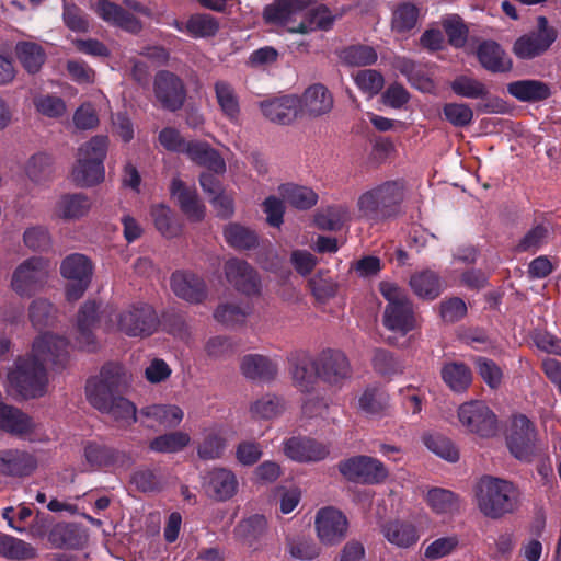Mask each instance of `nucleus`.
I'll return each mask as SVG.
<instances>
[{
    "label": "nucleus",
    "mask_w": 561,
    "mask_h": 561,
    "mask_svg": "<svg viewBox=\"0 0 561 561\" xmlns=\"http://www.w3.org/2000/svg\"><path fill=\"white\" fill-rule=\"evenodd\" d=\"M69 342L66 337L44 333L35 339L32 353L19 356L8 373V382L23 399L38 398L45 393L47 373L45 365L55 370L64 369L69 360Z\"/></svg>",
    "instance_id": "1"
},
{
    "label": "nucleus",
    "mask_w": 561,
    "mask_h": 561,
    "mask_svg": "<svg viewBox=\"0 0 561 561\" xmlns=\"http://www.w3.org/2000/svg\"><path fill=\"white\" fill-rule=\"evenodd\" d=\"M479 512L486 518L497 520L514 514L520 507V490L512 481L484 474L472 488Z\"/></svg>",
    "instance_id": "2"
},
{
    "label": "nucleus",
    "mask_w": 561,
    "mask_h": 561,
    "mask_svg": "<svg viewBox=\"0 0 561 561\" xmlns=\"http://www.w3.org/2000/svg\"><path fill=\"white\" fill-rule=\"evenodd\" d=\"M405 196V180H387L363 192L357 199V209L360 217L373 225L385 222L403 213Z\"/></svg>",
    "instance_id": "3"
},
{
    "label": "nucleus",
    "mask_w": 561,
    "mask_h": 561,
    "mask_svg": "<svg viewBox=\"0 0 561 561\" xmlns=\"http://www.w3.org/2000/svg\"><path fill=\"white\" fill-rule=\"evenodd\" d=\"M108 137L96 135L79 148L78 160L72 169V180L78 186L91 187L105 178L104 160Z\"/></svg>",
    "instance_id": "4"
},
{
    "label": "nucleus",
    "mask_w": 561,
    "mask_h": 561,
    "mask_svg": "<svg viewBox=\"0 0 561 561\" xmlns=\"http://www.w3.org/2000/svg\"><path fill=\"white\" fill-rule=\"evenodd\" d=\"M127 385L124 367L116 363H106L98 376L88 379L87 399L93 408L100 412L104 411L115 398L124 392Z\"/></svg>",
    "instance_id": "5"
},
{
    "label": "nucleus",
    "mask_w": 561,
    "mask_h": 561,
    "mask_svg": "<svg viewBox=\"0 0 561 561\" xmlns=\"http://www.w3.org/2000/svg\"><path fill=\"white\" fill-rule=\"evenodd\" d=\"M379 290L388 301L382 319L385 328L401 335L413 331L416 318L407 293L390 282H381Z\"/></svg>",
    "instance_id": "6"
},
{
    "label": "nucleus",
    "mask_w": 561,
    "mask_h": 561,
    "mask_svg": "<svg viewBox=\"0 0 561 561\" xmlns=\"http://www.w3.org/2000/svg\"><path fill=\"white\" fill-rule=\"evenodd\" d=\"M159 323L156 310L146 302L131 304L122 310L117 317L119 331L131 337L153 334Z\"/></svg>",
    "instance_id": "7"
},
{
    "label": "nucleus",
    "mask_w": 561,
    "mask_h": 561,
    "mask_svg": "<svg viewBox=\"0 0 561 561\" xmlns=\"http://www.w3.org/2000/svg\"><path fill=\"white\" fill-rule=\"evenodd\" d=\"M153 95L162 110L175 113L184 106L187 89L176 73L170 70H159L153 79Z\"/></svg>",
    "instance_id": "8"
},
{
    "label": "nucleus",
    "mask_w": 561,
    "mask_h": 561,
    "mask_svg": "<svg viewBox=\"0 0 561 561\" xmlns=\"http://www.w3.org/2000/svg\"><path fill=\"white\" fill-rule=\"evenodd\" d=\"M458 420L468 432L481 437H492L497 432L496 414L480 400L462 403L458 408Z\"/></svg>",
    "instance_id": "9"
},
{
    "label": "nucleus",
    "mask_w": 561,
    "mask_h": 561,
    "mask_svg": "<svg viewBox=\"0 0 561 561\" xmlns=\"http://www.w3.org/2000/svg\"><path fill=\"white\" fill-rule=\"evenodd\" d=\"M506 446L512 456H530L539 442L536 424L525 414L512 416L505 432Z\"/></svg>",
    "instance_id": "10"
},
{
    "label": "nucleus",
    "mask_w": 561,
    "mask_h": 561,
    "mask_svg": "<svg viewBox=\"0 0 561 561\" xmlns=\"http://www.w3.org/2000/svg\"><path fill=\"white\" fill-rule=\"evenodd\" d=\"M93 272L91 261L83 254L73 253L64 259L60 273L69 279L66 287V297L69 301H76L88 289Z\"/></svg>",
    "instance_id": "11"
},
{
    "label": "nucleus",
    "mask_w": 561,
    "mask_h": 561,
    "mask_svg": "<svg viewBox=\"0 0 561 561\" xmlns=\"http://www.w3.org/2000/svg\"><path fill=\"white\" fill-rule=\"evenodd\" d=\"M47 278V268L42 257H30L13 272L11 286L21 297H32L39 291Z\"/></svg>",
    "instance_id": "12"
},
{
    "label": "nucleus",
    "mask_w": 561,
    "mask_h": 561,
    "mask_svg": "<svg viewBox=\"0 0 561 561\" xmlns=\"http://www.w3.org/2000/svg\"><path fill=\"white\" fill-rule=\"evenodd\" d=\"M314 526L319 540L324 545L334 546L346 537L348 520L340 510L327 506L317 512Z\"/></svg>",
    "instance_id": "13"
},
{
    "label": "nucleus",
    "mask_w": 561,
    "mask_h": 561,
    "mask_svg": "<svg viewBox=\"0 0 561 561\" xmlns=\"http://www.w3.org/2000/svg\"><path fill=\"white\" fill-rule=\"evenodd\" d=\"M90 9L105 23L129 34L138 35L144 28L138 18L112 0H94Z\"/></svg>",
    "instance_id": "14"
},
{
    "label": "nucleus",
    "mask_w": 561,
    "mask_h": 561,
    "mask_svg": "<svg viewBox=\"0 0 561 561\" xmlns=\"http://www.w3.org/2000/svg\"><path fill=\"white\" fill-rule=\"evenodd\" d=\"M224 272L228 283L239 293L247 296L260 295V275L247 261L239 257L229 259L224 265Z\"/></svg>",
    "instance_id": "15"
},
{
    "label": "nucleus",
    "mask_w": 561,
    "mask_h": 561,
    "mask_svg": "<svg viewBox=\"0 0 561 561\" xmlns=\"http://www.w3.org/2000/svg\"><path fill=\"white\" fill-rule=\"evenodd\" d=\"M317 374L319 378L333 386L341 385L351 378L352 369L346 355L337 350H324L317 358Z\"/></svg>",
    "instance_id": "16"
},
{
    "label": "nucleus",
    "mask_w": 561,
    "mask_h": 561,
    "mask_svg": "<svg viewBox=\"0 0 561 561\" xmlns=\"http://www.w3.org/2000/svg\"><path fill=\"white\" fill-rule=\"evenodd\" d=\"M339 468L346 479L360 483H378L388 476V470L377 458H347Z\"/></svg>",
    "instance_id": "17"
},
{
    "label": "nucleus",
    "mask_w": 561,
    "mask_h": 561,
    "mask_svg": "<svg viewBox=\"0 0 561 561\" xmlns=\"http://www.w3.org/2000/svg\"><path fill=\"white\" fill-rule=\"evenodd\" d=\"M289 369L295 386L301 392H311L319 378L317 374V359L306 351H295L288 357Z\"/></svg>",
    "instance_id": "18"
},
{
    "label": "nucleus",
    "mask_w": 561,
    "mask_h": 561,
    "mask_svg": "<svg viewBox=\"0 0 561 561\" xmlns=\"http://www.w3.org/2000/svg\"><path fill=\"white\" fill-rule=\"evenodd\" d=\"M171 288L174 295L190 304H202L207 298L205 280L191 272L176 271L171 276Z\"/></svg>",
    "instance_id": "19"
},
{
    "label": "nucleus",
    "mask_w": 561,
    "mask_h": 561,
    "mask_svg": "<svg viewBox=\"0 0 561 561\" xmlns=\"http://www.w3.org/2000/svg\"><path fill=\"white\" fill-rule=\"evenodd\" d=\"M204 488L209 497L227 501L237 493L238 481L230 470L217 468L207 473Z\"/></svg>",
    "instance_id": "20"
},
{
    "label": "nucleus",
    "mask_w": 561,
    "mask_h": 561,
    "mask_svg": "<svg viewBox=\"0 0 561 561\" xmlns=\"http://www.w3.org/2000/svg\"><path fill=\"white\" fill-rule=\"evenodd\" d=\"M299 103L297 96L285 95L261 102V110L271 122L288 125L297 117Z\"/></svg>",
    "instance_id": "21"
},
{
    "label": "nucleus",
    "mask_w": 561,
    "mask_h": 561,
    "mask_svg": "<svg viewBox=\"0 0 561 561\" xmlns=\"http://www.w3.org/2000/svg\"><path fill=\"white\" fill-rule=\"evenodd\" d=\"M477 57L481 66L492 73L507 72L513 66L511 58L495 41H483L479 44Z\"/></svg>",
    "instance_id": "22"
},
{
    "label": "nucleus",
    "mask_w": 561,
    "mask_h": 561,
    "mask_svg": "<svg viewBox=\"0 0 561 561\" xmlns=\"http://www.w3.org/2000/svg\"><path fill=\"white\" fill-rule=\"evenodd\" d=\"M299 101L301 111L311 117L322 116L333 107L332 94L320 83L309 87Z\"/></svg>",
    "instance_id": "23"
},
{
    "label": "nucleus",
    "mask_w": 561,
    "mask_h": 561,
    "mask_svg": "<svg viewBox=\"0 0 561 561\" xmlns=\"http://www.w3.org/2000/svg\"><path fill=\"white\" fill-rule=\"evenodd\" d=\"M170 192L178 198L181 210L193 221H201L205 216V206L201 203L195 190L187 187L178 178L173 179Z\"/></svg>",
    "instance_id": "24"
},
{
    "label": "nucleus",
    "mask_w": 561,
    "mask_h": 561,
    "mask_svg": "<svg viewBox=\"0 0 561 561\" xmlns=\"http://www.w3.org/2000/svg\"><path fill=\"white\" fill-rule=\"evenodd\" d=\"M507 92L516 100L525 103H537L551 96L549 84L535 79L513 81L507 84Z\"/></svg>",
    "instance_id": "25"
},
{
    "label": "nucleus",
    "mask_w": 561,
    "mask_h": 561,
    "mask_svg": "<svg viewBox=\"0 0 561 561\" xmlns=\"http://www.w3.org/2000/svg\"><path fill=\"white\" fill-rule=\"evenodd\" d=\"M48 540L55 548L78 549L88 540L85 530L73 523H58L48 535Z\"/></svg>",
    "instance_id": "26"
},
{
    "label": "nucleus",
    "mask_w": 561,
    "mask_h": 561,
    "mask_svg": "<svg viewBox=\"0 0 561 561\" xmlns=\"http://www.w3.org/2000/svg\"><path fill=\"white\" fill-rule=\"evenodd\" d=\"M186 154L198 165L205 167L216 174L226 172V162L220 153L204 141H188Z\"/></svg>",
    "instance_id": "27"
},
{
    "label": "nucleus",
    "mask_w": 561,
    "mask_h": 561,
    "mask_svg": "<svg viewBox=\"0 0 561 561\" xmlns=\"http://www.w3.org/2000/svg\"><path fill=\"white\" fill-rule=\"evenodd\" d=\"M0 430L13 435H24L33 432L34 423L21 409L0 402Z\"/></svg>",
    "instance_id": "28"
},
{
    "label": "nucleus",
    "mask_w": 561,
    "mask_h": 561,
    "mask_svg": "<svg viewBox=\"0 0 561 561\" xmlns=\"http://www.w3.org/2000/svg\"><path fill=\"white\" fill-rule=\"evenodd\" d=\"M99 319V306L95 301H87L78 311L77 329L78 342L81 346L87 347L89 351L94 348L95 339L93 328Z\"/></svg>",
    "instance_id": "29"
},
{
    "label": "nucleus",
    "mask_w": 561,
    "mask_h": 561,
    "mask_svg": "<svg viewBox=\"0 0 561 561\" xmlns=\"http://www.w3.org/2000/svg\"><path fill=\"white\" fill-rule=\"evenodd\" d=\"M222 234L227 244L237 251H251L260 245L256 231L239 222L226 225Z\"/></svg>",
    "instance_id": "30"
},
{
    "label": "nucleus",
    "mask_w": 561,
    "mask_h": 561,
    "mask_svg": "<svg viewBox=\"0 0 561 561\" xmlns=\"http://www.w3.org/2000/svg\"><path fill=\"white\" fill-rule=\"evenodd\" d=\"M15 56L27 73L41 71L47 55L42 45L31 41H20L14 47Z\"/></svg>",
    "instance_id": "31"
},
{
    "label": "nucleus",
    "mask_w": 561,
    "mask_h": 561,
    "mask_svg": "<svg viewBox=\"0 0 561 561\" xmlns=\"http://www.w3.org/2000/svg\"><path fill=\"white\" fill-rule=\"evenodd\" d=\"M304 0H275L263 10V19L267 24L286 25L297 13L306 9Z\"/></svg>",
    "instance_id": "32"
},
{
    "label": "nucleus",
    "mask_w": 561,
    "mask_h": 561,
    "mask_svg": "<svg viewBox=\"0 0 561 561\" xmlns=\"http://www.w3.org/2000/svg\"><path fill=\"white\" fill-rule=\"evenodd\" d=\"M334 21L335 16L332 15L331 10L325 4H319L307 10L304 20L296 27H289L288 31L300 34H307L316 30L329 31Z\"/></svg>",
    "instance_id": "33"
},
{
    "label": "nucleus",
    "mask_w": 561,
    "mask_h": 561,
    "mask_svg": "<svg viewBox=\"0 0 561 561\" xmlns=\"http://www.w3.org/2000/svg\"><path fill=\"white\" fill-rule=\"evenodd\" d=\"M551 37L542 38L533 32L518 37L513 45L514 55L523 60H530L545 54L552 45Z\"/></svg>",
    "instance_id": "34"
},
{
    "label": "nucleus",
    "mask_w": 561,
    "mask_h": 561,
    "mask_svg": "<svg viewBox=\"0 0 561 561\" xmlns=\"http://www.w3.org/2000/svg\"><path fill=\"white\" fill-rule=\"evenodd\" d=\"M241 371L253 380H271L277 374V366L266 356L250 354L242 358Z\"/></svg>",
    "instance_id": "35"
},
{
    "label": "nucleus",
    "mask_w": 561,
    "mask_h": 561,
    "mask_svg": "<svg viewBox=\"0 0 561 561\" xmlns=\"http://www.w3.org/2000/svg\"><path fill=\"white\" fill-rule=\"evenodd\" d=\"M410 286L413 293L425 299H435L442 291L439 275L431 270L415 273L410 278Z\"/></svg>",
    "instance_id": "36"
},
{
    "label": "nucleus",
    "mask_w": 561,
    "mask_h": 561,
    "mask_svg": "<svg viewBox=\"0 0 561 561\" xmlns=\"http://www.w3.org/2000/svg\"><path fill=\"white\" fill-rule=\"evenodd\" d=\"M278 191L290 206L299 210L310 209L318 202V194L306 186L286 183L282 184Z\"/></svg>",
    "instance_id": "37"
},
{
    "label": "nucleus",
    "mask_w": 561,
    "mask_h": 561,
    "mask_svg": "<svg viewBox=\"0 0 561 561\" xmlns=\"http://www.w3.org/2000/svg\"><path fill=\"white\" fill-rule=\"evenodd\" d=\"M284 456H328L329 449L308 436H293L283 443Z\"/></svg>",
    "instance_id": "38"
},
{
    "label": "nucleus",
    "mask_w": 561,
    "mask_h": 561,
    "mask_svg": "<svg viewBox=\"0 0 561 561\" xmlns=\"http://www.w3.org/2000/svg\"><path fill=\"white\" fill-rule=\"evenodd\" d=\"M442 379L455 392L466 391L472 381V373L465 363H447L442 368Z\"/></svg>",
    "instance_id": "39"
},
{
    "label": "nucleus",
    "mask_w": 561,
    "mask_h": 561,
    "mask_svg": "<svg viewBox=\"0 0 561 561\" xmlns=\"http://www.w3.org/2000/svg\"><path fill=\"white\" fill-rule=\"evenodd\" d=\"M197 456H220L226 447V437L221 427L203 428L196 440Z\"/></svg>",
    "instance_id": "40"
},
{
    "label": "nucleus",
    "mask_w": 561,
    "mask_h": 561,
    "mask_svg": "<svg viewBox=\"0 0 561 561\" xmlns=\"http://www.w3.org/2000/svg\"><path fill=\"white\" fill-rule=\"evenodd\" d=\"M214 89L222 114L231 122L237 121L240 114V104L233 87L227 81L218 80L215 82Z\"/></svg>",
    "instance_id": "41"
},
{
    "label": "nucleus",
    "mask_w": 561,
    "mask_h": 561,
    "mask_svg": "<svg viewBox=\"0 0 561 561\" xmlns=\"http://www.w3.org/2000/svg\"><path fill=\"white\" fill-rule=\"evenodd\" d=\"M397 69L407 77L408 81L422 92H430L434 88V82L426 75L423 67L410 59V58H399L396 65Z\"/></svg>",
    "instance_id": "42"
},
{
    "label": "nucleus",
    "mask_w": 561,
    "mask_h": 561,
    "mask_svg": "<svg viewBox=\"0 0 561 561\" xmlns=\"http://www.w3.org/2000/svg\"><path fill=\"white\" fill-rule=\"evenodd\" d=\"M90 207L91 202L87 195L66 194L57 203V213L64 219H79L89 213Z\"/></svg>",
    "instance_id": "43"
},
{
    "label": "nucleus",
    "mask_w": 561,
    "mask_h": 561,
    "mask_svg": "<svg viewBox=\"0 0 561 561\" xmlns=\"http://www.w3.org/2000/svg\"><path fill=\"white\" fill-rule=\"evenodd\" d=\"M374 370L386 378L401 375L404 371L403 360L386 348H376L371 359Z\"/></svg>",
    "instance_id": "44"
},
{
    "label": "nucleus",
    "mask_w": 561,
    "mask_h": 561,
    "mask_svg": "<svg viewBox=\"0 0 561 561\" xmlns=\"http://www.w3.org/2000/svg\"><path fill=\"white\" fill-rule=\"evenodd\" d=\"M219 27L218 19L208 13H194L185 22V31L193 38L214 37Z\"/></svg>",
    "instance_id": "45"
},
{
    "label": "nucleus",
    "mask_w": 561,
    "mask_h": 561,
    "mask_svg": "<svg viewBox=\"0 0 561 561\" xmlns=\"http://www.w3.org/2000/svg\"><path fill=\"white\" fill-rule=\"evenodd\" d=\"M0 556L11 560H27L37 557V550L28 542L10 535H0Z\"/></svg>",
    "instance_id": "46"
},
{
    "label": "nucleus",
    "mask_w": 561,
    "mask_h": 561,
    "mask_svg": "<svg viewBox=\"0 0 561 561\" xmlns=\"http://www.w3.org/2000/svg\"><path fill=\"white\" fill-rule=\"evenodd\" d=\"M426 502L431 508L438 514H454L460 508V497L455 492L433 488L426 494Z\"/></svg>",
    "instance_id": "47"
},
{
    "label": "nucleus",
    "mask_w": 561,
    "mask_h": 561,
    "mask_svg": "<svg viewBox=\"0 0 561 561\" xmlns=\"http://www.w3.org/2000/svg\"><path fill=\"white\" fill-rule=\"evenodd\" d=\"M450 89L456 95L466 99L484 100L490 94L489 89L483 82L466 75L457 76L450 82Z\"/></svg>",
    "instance_id": "48"
},
{
    "label": "nucleus",
    "mask_w": 561,
    "mask_h": 561,
    "mask_svg": "<svg viewBox=\"0 0 561 561\" xmlns=\"http://www.w3.org/2000/svg\"><path fill=\"white\" fill-rule=\"evenodd\" d=\"M358 405L368 415H381L389 405V396L379 387H367L358 399Z\"/></svg>",
    "instance_id": "49"
},
{
    "label": "nucleus",
    "mask_w": 561,
    "mask_h": 561,
    "mask_svg": "<svg viewBox=\"0 0 561 561\" xmlns=\"http://www.w3.org/2000/svg\"><path fill=\"white\" fill-rule=\"evenodd\" d=\"M286 409L285 400L276 394L266 393L251 404L253 417L271 420L280 415Z\"/></svg>",
    "instance_id": "50"
},
{
    "label": "nucleus",
    "mask_w": 561,
    "mask_h": 561,
    "mask_svg": "<svg viewBox=\"0 0 561 561\" xmlns=\"http://www.w3.org/2000/svg\"><path fill=\"white\" fill-rule=\"evenodd\" d=\"M382 531L388 541L402 548L414 545L419 538L413 525L401 522L388 523Z\"/></svg>",
    "instance_id": "51"
},
{
    "label": "nucleus",
    "mask_w": 561,
    "mask_h": 561,
    "mask_svg": "<svg viewBox=\"0 0 561 561\" xmlns=\"http://www.w3.org/2000/svg\"><path fill=\"white\" fill-rule=\"evenodd\" d=\"M191 442V437L184 432H171L160 435L150 442L151 451L160 454H175L181 451Z\"/></svg>",
    "instance_id": "52"
},
{
    "label": "nucleus",
    "mask_w": 561,
    "mask_h": 561,
    "mask_svg": "<svg viewBox=\"0 0 561 561\" xmlns=\"http://www.w3.org/2000/svg\"><path fill=\"white\" fill-rule=\"evenodd\" d=\"M251 308L240 304L225 302L220 304L214 311V318L217 322L233 328L243 324L245 318L250 314Z\"/></svg>",
    "instance_id": "53"
},
{
    "label": "nucleus",
    "mask_w": 561,
    "mask_h": 561,
    "mask_svg": "<svg viewBox=\"0 0 561 561\" xmlns=\"http://www.w3.org/2000/svg\"><path fill=\"white\" fill-rule=\"evenodd\" d=\"M419 8L411 2L400 3L392 12L391 28L397 33L413 30L419 19Z\"/></svg>",
    "instance_id": "54"
},
{
    "label": "nucleus",
    "mask_w": 561,
    "mask_h": 561,
    "mask_svg": "<svg viewBox=\"0 0 561 561\" xmlns=\"http://www.w3.org/2000/svg\"><path fill=\"white\" fill-rule=\"evenodd\" d=\"M340 58L347 66H369L377 61L378 55L374 47L363 44L351 45L340 53Z\"/></svg>",
    "instance_id": "55"
},
{
    "label": "nucleus",
    "mask_w": 561,
    "mask_h": 561,
    "mask_svg": "<svg viewBox=\"0 0 561 561\" xmlns=\"http://www.w3.org/2000/svg\"><path fill=\"white\" fill-rule=\"evenodd\" d=\"M308 286L319 302H327L337 293V283L329 275V271H318L308 280Z\"/></svg>",
    "instance_id": "56"
},
{
    "label": "nucleus",
    "mask_w": 561,
    "mask_h": 561,
    "mask_svg": "<svg viewBox=\"0 0 561 561\" xmlns=\"http://www.w3.org/2000/svg\"><path fill=\"white\" fill-rule=\"evenodd\" d=\"M267 522L263 515H253L242 519L237 528V535L249 547L261 538L266 531Z\"/></svg>",
    "instance_id": "57"
},
{
    "label": "nucleus",
    "mask_w": 561,
    "mask_h": 561,
    "mask_svg": "<svg viewBox=\"0 0 561 561\" xmlns=\"http://www.w3.org/2000/svg\"><path fill=\"white\" fill-rule=\"evenodd\" d=\"M421 442L428 451L436 456H459V450L446 435L436 431H426L421 435Z\"/></svg>",
    "instance_id": "58"
},
{
    "label": "nucleus",
    "mask_w": 561,
    "mask_h": 561,
    "mask_svg": "<svg viewBox=\"0 0 561 561\" xmlns=\"http://www.w3.org/2000/svg\"><path fill=\"white\" fill-rule=\"evenodd\" d=\"M141 414L165 426H176L183 419V411L179 407L167 404L146 407Z\"/></svg>",
    "instance_id": "59"
},
{
    "label": "nucleus",
    "mask_w": 561,
    "mask_h": 561,
    "mask_svg": "<svg viewBox=\"0 0 561 561\" xmlns=\"http://www.w3.org/2000/svg\"><path fill=\"white\" fill-rule=\"evenodd\" d=\"M151 216L157 230L165 238H174L180 231L181 227L173 218L171 209L164 205H157L151 208Z\"/></svg>",
    "instance_id": "60"
},
{
    "label": "nucleus",
    "mask_w": 561,
    "mask_h": 561,
    "mask_svg": "<svg viewBox=\"0 0 561 561\" xmlns=\"http://www.w3.org/2000/svg\"><path fill=\"white\" fill-rule=\"evenodd\" d=\"M442 25L450 46L462 48L467 44L469 28L459 15L454 14L444 19Z\"/></svg>",
    "instance_id": "61"
},
{
    "label": "nucleus",
    "mask_w": 561,
    "mask_h": 561,
    "mask_svg": "<svg viewBox=\"0 0 561 561\" xmlns=\"http://www.w3.org/2000/svg\"><path fill=\"white\" fill-rule=\"evenodd\" d=\"M286 549L290 557L301 561H308L320 554V548L313 540L305 537H287Z\"/></svg>",
    "instance_id": "62"
},
{
    "label": "nucleus",
    "mask_w": 561,
    "mask_h": 561,
    "mask_svg": "<svg viewBox=\"0 0 561 561\" xmlns=\"http://www.w3.org/2000/svg\"><path fill=\"white\" fill-rule=\"evenodd\" d=\"M444 118L456 128H463L471 125L473 111L466 103L450 102L443 106Z\"/></svg>",
    "instance_id": "63"
},
{
    "label": "nucleus",
    "mask_w": 561,
    "mask_h": 561,
    "mask_svg": "<svg viewBox=\"0 0 561 561\" xmlns=\"http://www.w3.org/2000/svg\"><path fill=\"white\" fill-rule=\"evenodd\" d=\"M25 172L31 181L42 182L50 178L53 173V159L49 154L38 152L27 161Z\"/></svg>",
    "instance_id": "64"
}]
</instances>
